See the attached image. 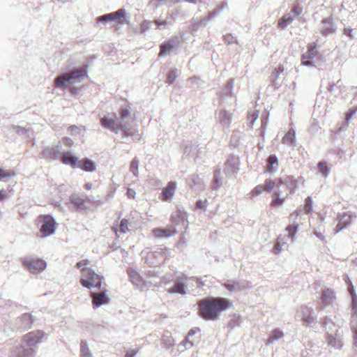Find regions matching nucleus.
Here are the masks:
<instances>
[{"mask_svg":"<svg viewBox=\"0 0 357 357\" xmlns=\"http://www.w3.org/2000/svg\"><path fill=\"white\" fill-rule=\"evenodd\" d=\"M127 194L129 197H134V191L131 188H128Z\"/></svg>","mask_w":357,"mask_h":357,"instance_id":"54","label":"nucleus"},{"mask_svg":"<svg viewBox=\"0 0 357 357\" xmlns=\"http://www.w3.org/2000/svg\"><path fill=\"white\" fill-rule=\"evenodd\" d=\"M318 169L319 171L324 176H327L329 174L330 169L326 162H319L318 163Z\"/></svg>","mask_w":357,"mask_h":357,"instance_id":"35","label":"nucleus"},{"mask_svg":"<svg viewBox=\"0 0 357 357\" xmlns=\"http://www.w3.org/2000/svg\"><path fill=\"white\" fill-rule=\"evenodd\" d=\"M39 222L42 223L40 231L43 236H49L55 232L56 221L50 215H43L38 218Z\"/></svg>","mask_w":357,"mask_h":357,"instance_id":"7","label":"nucleus"},{"mask_svg":"<svg viewBox=\"0 0 357 357\" xmlns=\"http://www.w3.org/2000/svg\"><path fill=\"white\" fill-rule=\"evenodd\" d=\"M215 182L218 184V179H215Z\"/></svg>","mask_w":357,"mask_h":357,"instance_id":"61","label":"nucleus"},{"mask_svg":"<svg viewBox=\"0 0 357 357\" xmlns=\"http://www.w3.org/2000/svg\"><path fill=\"white\" fill-rule=\"evenodd\" d=\"M130 169L131 172H134V160H132L130 162Z\"/></svg>","mask_w":357,"mask_h":357,"instance_id":"55","label":"nucleus"},{"mask_svg":"<svg viewBox=\"0 0 357 357\" xmlns=\"http://www.w3.org/2000/svg\"><path fill=\"white\" fill-rule=\"evenodd\" d=\"M61 149V144H57L54 146H47L43 151V157L50 160L60 158Z\"/></svg>","mask_w":357,"mask_h":357,"instance_id":"12","label":"nucleus"},{"mask_svg":"<svg viewBox=\"0 0 357 357\" xmlns=\"http://www.w3.org/2000/svg\"><path fill=\"white\" fill-rule=\"evenodd\" d=\"M130 111L128 108H121L120 111V121L114 120L104 116L101 119V125L105 128L109 129L112 132H118L119 130H128V121L130 116Z\"/></svg>","mask_w":357,"mask_h":357,"instance_id":"3","label":"nucleus"},{"mask_svg":"<svg viewBox=\"0 0 357 357\" xmlns=\"http://www.w3.org/2000/svg\"><path fill=\"white\" fill-rule=\"evenodd\" d=\"M112 229L115 233L116 237L119 238L121 234H126L128 231V220L123 219L121 220L120 224L117 222L114 223Z\"/></svg>","mask_w":357,"mask_h":357,"instance_id":"17","label":"nucleus"},{"mask_svg":"<svg viewBox=\"0 0 357 357\" xmlns=\"http://www.w3.org/2000/svg\"><path fill=\"white\" fill-rule=\"evenodd\" d=\"M76 91H77V89H76V88H75V87H72V88L70 89V92H71L72 93H76Z\"/></svg>","mask_w":357,"mask_h":357,"instance_id":"58","label":"nucleus"},{"mask_svg":"<svg viewBox=\"0 0 357 357\" xmlns=\"http://www.w3.org/2000/svg\"><path fill=\"white\" fill-rule=\"evenodd\" d=\"M266 191L264 184L258 185L255 188H254L250 192V197L254 198L259 195H261L263 192Z\"/></svg>","mask_w":357,"mask_h":357,"instance_id":"31","label":"nucleus"},{"mask_svg":"<svg viewBox=\"0 0 357 357\" xmlns=\"http://www.w3.org/2000/svg\"><path fill=\"white\" fill-rule=\"evenodd\" d=\"M308 6H310L312 9L314 10L319 8H321L324 6V0H310Z\"/></svg>","mask_w":357,"mask_h":357,"instance_id":"37","label":"nucleus"},{"mask_svg":"<svg viewBox=\"0 0 357 357\" xmlns=\"http://www.w3.org/2000/svg\"><path fill=\"white\" fill-rule=\"evenodd\" d=\"M310 319H312V318H309V319L307 320V322L310 323Z\"/></svg>","mask_w":357,"mask_h":357,"instance_id":"59","label":"nucleus"},{"mask_svg":"<svg viewBox=\"0 0 357 357\" xmlns=\"http://www.w3.org/2000/svg\"><path fill=\"white\" fill-rule=\"evenodd\" d=\"M45 333L38 330L30 332L23 337L22 345L12 351V357H35L37 354V344L45 337Z\"/></svg>","mask_w":357,"mask_h":357,"instance_id":"2","label":"nucleus"},{"mask_svg":"<svg viewBox=\"0 0 357 357\" xmlns=\"http://www.w3.org/2000/svg\"><path fill=\"white\" fill-rule=\"evenodd\" d=\"M133 356H134V353L132 351H131L129 353H127L126 355V357H133Z\"/></svg>","mask_w":357,"mask_h":357,"instance_id":"57","label":"nucleus"},{"mask_svg":"<svg viewBox=\"0 0 357 357\" xmlns=\"http://www.w3.org/2000/svg\"><path fill=\"white\" fill-rule=\"evenodd\" d=\"M357 112V107L349 109V110L345 114V119L347 122L356 114Z\"/></svg>","mask_w":357,"mask_h":357,"instance_id":"40","label":"nucleus"},{"mask_svg":"<svg viewBox=\"0 0 357 357\" xmlns=\"http://www.w3.org/2000/svg\"><path fill=\"white\" fill-rule=\"evenodd\" d=\"M81 353L82 357H91V354L86 342L82 341L81 342Z\"/></svg>","mask_w":357,"mask_h":357,"instance_id":"34","label":"nucleus"},{"mask_svg":"<svg viewBox=\"0 0 357 357\" xmlns=\"http://www.w3.org/2000/svg\"><path fill=\"white\" fill-rule=\"evenodd\" d=\"M335 301V296L334 291L330 289H326L322 291V294L319 303L318 309L319 310H324L326 306L331 305Z\"/></svg>","mask_w":357,"mask_h":357,"instance_id":"10","label":"nucleus"},{"mask_svg":"<svg viewBox=\"0 0 357 357\" xmlns=\"http://www.w3.org/2000/svg\"><path fill=\"white\" fill-rule=\"evenodd\" d=\"M300 180H302L303 182H304V180L301 176L296 179L293 176H287L283 178H279L277 185H284L289 190V193L294 194L296 190L298 188V183Z\"/></svg>","mask_w":357,"mask_h":357,"instance_id":"9","label":"nucleus"},{"mask_svg":"<svg viewBox=\"0 0 357 357\" xmlns=\"http://www.w3.org/2000/svg\"><path fill=\"white\" fill-rule=\"evenodd\" d=\"M207 201L198 200L196 203V208L198 209H204L206 208Z\"/></svg>","mask_w":357,"mask_h":357,"instance_id":"44","label":"nucleus"},{"mask_svg":"<svg viewBox=\"0 0 357 357\" xmlns=\"http://www.w3.org/2000/svg\"><path fill=\"white\" fill-rule=\"evenodd\" d=\"M295 213H296V216L298 215V213L296 211L295 212Z\"/></svg>","mask_w":357,"mask_h":357,"instance_id":"62","label":"nucleus"},{"mask_svg":"<svg viewBox=\"0 0 357 357\" xmlns=\"http://www.w3.org/2000/svg\"><path fill=\"white\" fill-rule=\"evenodd\" d=\"M287 197H282L279 192H275L272 195V201L271 202V206L275 208L280 206L284 204Z\"/></svg>","mask_w":357,"mask_h":357,"instance_id":"21","label":"nucleus"},{"mask_svg":"<svg viewBox=\"0 0 357 357\" xmlns=\"http://www.w3.org/2000/svg\"><path fill=\"white\" fill-rule=\"evenodd\" d=\"M86 202H89V203H93V202H95V200H94V197H93V196H87V197H86V200H85V202H86Z\"/></svg>","mask_w":357,"mask_h":357,"instance_id":"53","label":"nucleus"},{"mask_svg":"<svg viewBox=\"0 0 357 357\" xmlns=\"http://www.w3.org/2000/svg\"><path fill=\"white\" fill-rule=\"evenodd\" d=\"M264 185L266 191L269 192L275 187L276 183L271 178H267L265 180Z\"/></svg>","mask_w":357,"mask_h":357,"instance_id":"36","label":"nucleus"},{"mask_svg":"<svg viewBox=\"0 0 357 357\" xmlns=\"http://www.w3.org/2000/svg\"><path fill=\"white\" fill-rule=\"evenodd\" d=\"M298 230V225H289L287 227L289 236L294 239Z\"/></svg>","mask_w":357,"mask_h":357,"instance_id":"38","label":"nucleus"},{"mask_svg":"<svg viewBox=\"0 0 357 357\" xmlns=\"http://www.w3.org/2000/svg\"><path fill=\"white\" fill-rule=\"evenodd\" d=\"M305 4V0H296L294 6L291 9V12L296 16L301 15L303 10V6Z\"/></svg>","mask_w":357,"mask_h":357,"instance_id":"24","label":"nucleus"},{"mask_svg":"<svg viewBox=\"0 0 357 357\" xmlns=\"http://www.w3.org/2000/svg\"><path fill=\"white\" fill-rule=\"evenodd\" d=\"M155 24L158 29H160L161 27H164L167 25L166 21H155Z\"/></svg>","mask_w":357,"mask_h":357,"instance_id":"52","label":"nucleus"},{"mask_svg":"<svg viewBox=\"0 0 357 357\" xmlns=\"http://www.w3.org/2000/svg\"><path fill=\"white\" fill-rule=\"evenodd\" d=\"M63 142H64L65 144L69 147L73 144V141L70 138H68V137L64 138Z\"/></svg>","mask_w":357,"mask_h":357,"instance_id":"49","label":"nucleus"},{"mask_svg":"<svg viewBox=\"0 0 357 357\" xmlns=\"http://www.w3.org/2000/svg\"><path fill=\"white\" fill-rule=\"evenodd\" d=\"M83 276L85 278L80 279L81 284L88 289L92 287H97L100 289L102 287V277L96 273L95 271L90 268L83 267L81 270Z\"/></svg>","mask_w":357,"mask_h":357,"instance_id":"6","label":"nucleus"},{"mask_svg":"<svg viewBox=\"0 0 357 357\" xmlns=\"http://www.w3.org/2000/svg\"><path fill=\"white\" fill-rule=\"evenodd\" d=\"M295 131L293 128L288 130L287 134L283 137L282 142L284 144H292L295 140Z\"/></svg>","mask_w":357,"mask_h":357,"instance_id":"25","label":"nucleus"},{"mask_svg":"<svg viewBox=\"0 0 357 357\" xmlns=\"http://www.w3.org/2000/svg\"><path fill=\"white\" fill-rule=\"evenodd\" d=\"M89 264V261L87 260V259H84V260H82L80 261H79L77 264H76V267L79 268H82L84 266H86Z\"/></svg>","mask_w":357,"mask_h":357,"instance_id":"45","label":"nucleus"},{"mask_svg":"<svg viewBox=\"0 0 357 357\" xmlns=\"http://www.w3.org/2000/svg\"><path fill=\"white\" fill-rule=\"evenodd\" d=\"M164 0H152L151 3L155 7H158L162 4Z\"/></svg>","mask_w":357,"mask_h":357,"instance_id":"47","label":"nucleus"},{"mask_svg":"<svg viewBox=\"0 0 357 357\" xmlns=\"http://www.w3.org/2000/svg\"><path fill=\"white\" fill-rule=\"evenodd\" d=\"M317 45L315 43H310L307 45V52L302 56V64L304 66H312V63L310 61L317 55Z\"/></svg>","mask_w":357,"mask_h":357,"instance_id":"13","label":"nucleus"},{"mask_svg":"<svg viewBox=\"0 0 357 357\" xmlns=\"http://www.w3.org/2000/svg\"><path fill=\"white\" fill-rule=\"evenodd\" d=\"M348 284H349V291L352 297L353 303H354L356 301V300L357 299L356 295L355 293V290H354V287L350 280L349 281Z\"/></svg>","mask_w":357,"mask_h":357,"instance_id":"41","label":"nucleus"},{"mask_svg":"<svg viewBox=\"0 0 357 357\" xmlns=\"http://www.w3.org/2000/svg\"><path fill=\"white\" fill-rule=\"evenodd\" d=\"M152 233L155 237L158 238H167L176 233V229L171 226L165 229L155 228L152 230Z\"/></svg>","mask_w":357,"mask_h":357,"instance_id":"16","label":"nucleus"},{"mask_svg":"<svg viewBox=\"0 0 357 357\" xmlns=\"http://www.w3.org/2000/svg\"><path fill=\"white\" fill-rule=\"evenodd\" d=\"M174 47V40H169L167 43H165L162 44L160 46V51L159 53L160 56L166 54L168 53L171 50H172Z\"/></svg>","mask_w":357,"mask_h":357,"instance_id":"28","label":"nucleus"},{"mask_svg":"<svg viewBox=\"0 0 357 357\" xmlns=\"http://www.w3.org/2000/svg\"><path fill=\"white\" fill-rule=\"evenodd\" d=\"M293 22V17L289 14L283 15L278 21V26L284 29Z\"/></svg>","mask_w":357,"mask_h":357,"instance_id":"27","label":"nucleus"},{"mask_svg":"<svg viewBox=\"0 0 357 357\" xmlns=\"http://www.w3.org/2000/svg\"><path fill=\"white\" fill-rule=\"evenodd\" d=\"M85 187L86 189L90 190L92 188V184L91 183H86Z\"/></svg>","mask_w":357,"mask_h":357,"instance_id":"56","label":"nucleus"},{"mask_svg":"<svg viewBox=\"0 0 357 357\" xmlns=\"http://www.w3.org/2000/svg\"><path fill=\"white\" fill-rule=\"evenodd\" d=\"M127 272H128V275H129V277L130 278L131 282L134 283V280H134V270L132 269V268L129 267L128 268Z\"/></svg>","mask_w":357,"mask_h":357,"instance_id":"46","label":"nucleus"},{"mask_svg":"<svg viewBox=\"0 0 357 357\" xmlns=\"http://www.w3.org/2000/svg\"><path fill=\"white\" fill-rule=\"evenodd\" d=\"M199 316L205 320L214 321L219 315L231 306L227 298L222 297H208L198 302Z\"/></svg>","mask_w":357,"mask_h":357,"instance_id":"1","label":"nucleus"},{"mask_svg":"<svg viewBox=\"0 0 357 357\" xmlns=\"http://www.w3.org/2000/svg\"><path fill=\"white\" fill-rule=\"evenodd\" d=\"M267 162L266 170L268 172H273L275 170L274 167L278 165V160L275 155H271L268 158Z\"/></svg>","mask_w":357,"mask_h":357,"instance_id":"26","label":"nucleus"},{"mask_svg":"<svg viewBox=\"0 0 357 357\" xmlns=\"http://www.w3.org/2000/svg\"><path fill=\"white\" fill-rule=\"evenodd\" d=\"M7 192L5 190H0V201L4 200L7 197Z\"/></svg>","mask_w":357,"mask_h":357,"instance_id":"48","label":"nucleus"},{"mask_svg":"<svg viewBox=\"0 0 357 357\" xmlns=\"http://www.w3.org/2000/svg\"><path fill=\"white\" fill-rule=\"evenodd\" d=\"M312 199L310 197H307L305 200L304 211L305 213H311L313 211L312 208Z\"/></svg>","mask_w":357,"mask_h":357,"instance_id":"32","label":"nucleus"},{"mask_svg":"<svg viewBox=\"0 0 357 357\" xmlns=\"http://www.w3.org/2000/svg\"><path fill=\"white\" fill-rule=\"evenodd\" d=\"M70 200L77 210L83 209L85 199L78 194H73L70 196Z\"/></svg>","mask_w":357,"mask_h":357,"instance_id":"22","label":"nucleus"},{"mask_svg":"<svg viewBox=\"0 0 357 357\" xmlns=\"http://www.w3.org/2000/svg\"><path fill=\"white\" fill-rule=\"evenodd\" d=\"M351 216L345 213H343L342 215H341L339 222L335 227V232L338 233L342 229L348 226L351 223Z\"/></svg>","mask_w":357,"mask_h":357,"instance_id":"20","label":"nucleus"},{"mask_svg":"<svg viewBox=\"0 0 357 357\" xmlns=\"http://www.w3.org/2000/svg\"><path fill=\"white\" fill-rule=\"evenodd\" d=\"M87 77L86 66L74 70L70 73H62L55 77L54 83L56 88H65L73 80H81Z\"/></svg>","mask_w":357,"mask_h":357,"instance_id":"4","label":"nucleus"},{"mask_svg":"<svg viewBox=\"0 0 357 357\" xmlns=\"http://www.w3.org/2000/svg\"><path fill=\"white\" fill-rule=\"evenodd\" d=\"M176 73L175 71L172 70L169 73L168 77H167V81L169 84H172L175 79H176Z\"/></svg>","mask_w":357,"mask_h":357,"instance_id":"42","label":"nucleus"},{"mask_svg":"<svg viewBox=\"0 0 357 357\" xmlns=\"http://www.w3.org/2000/svg\"><path fill=\"white\" fill-rule=\"evenodd\" d=\"M197 331H199V329H197V330H196V329H190V331L188 333V335L186 337L185 340L188 341L190 337L192 336V335H194Z\"/></svg>","mask_w":357,"mask_h":357,"instance_id":"50","label":"nucleus"},{"mask_svg":"<svg viewBox=\"0 0 357 357\" xmlns=\"http://www.w3.org/2000/svg\"><path fill=\"white\" fill-rule=\"evenodd\" d=\"M347 34H348L349 36H351V31H349V32H347Z\"/></svg>","mask_w":357,"mask_h":357,"instance_id":"60","label":"nucleus"},{"mask_svg":"<svg viewBox=\"0 0 357 357\" xmlns=\"http://www.w3.org/2000/svg\"><path fill=\"white\" fill-rule=\"evenodd\" d=\"M92 304L94 308L100 307L109 303L110 298L105 291L91 292Z\"/></svg>","mask_w":357,"mask_h":357,"instance_id":"11","label":"nucleus"},{"mask_svg":"<svg viewBox=\"0 0 357 357\" xmlns=\"http://www.w3.org/2000/svg\"><path fill=\"white\" fill-rule=\"evenodd\" d=\"M69 129L72 135H77L78 133L79 128L76 126H72Z\"/></svg>","mask_w":357,"mask_h":357,"instance_id":"51","label":"nucleus"},{"mask_svg":"<svg viewBox=\"0 0 357 357\" xmlns=\"http://www.w3.org/2000/svg\"><path fill=\"white\" fill-rule=\"evenodd\" d=\"M170 293H178L182 295L185 294V286L181 282H177L175 285L169 290Z\"/></svg>","mask_w":357,"mask_h":357,"instance_id":"30","label":"nucleus"},{"mask_svg":"<svg viewBox=\"0 0 357 357\" xmlns=\"http://www.w3.org/2000/svg\"><path fill=\"white\" fill-rule=\"evenodd\" d=\"M287 245L285 237L280 236L278 237L276 243L273 247V252L275 254H280L282 250V247Z\"/></svg>","mask_w":357,"mask_h":357,"instance_id":"23","label":"nucleus"},{"mask_svg":"<svg viewBox=\"0 0 357 357\" xmlns=\"http://www.w3.org/2000/svg\"><path fill=\"white\" fill-rule=\"evenodd\" d=\"M238 285V283L236 282H227L224 284L225 288L230 291H234Z\"/></svg>","mask_w":357,"mask_h":357,"instance_id":"43","label":"nucleus"},{"mask_svg":"<svg viewBox=\"0 0 357 357\" xmlns=\"http://www.w3.org/2000/svg\"><path fill=\"white\" fill-rule=\"evenodd\" d=\"M176 189V183L174 181H170L162 190L160 198L162 201H168L172 199Z\"/></svg>","mask_w":357,"mask_h":357,"instance_id":"15","label":"nucleus"},{"mask_svg":"<svg viewBox=\"0 0 357 357\" xmlns=\"http://www.w3.org/2000/svg\"><path fill=\"white\" fill-rule=\"evenodd\" d=\"M34 322V319L32 316L29 313L23 314L17 320V326L24 331L31 328L32 324Z\"/></svg>","mask_w":357,"mask_h":357,"instance_id":"14","label":"nucleus"},{"mask_svg":"<svg viewBox=\"0 0 357 357\" xmlns=\"http://www.w3.org/2000/svg\"><path fill=\"white\" fill-rule=\"evenodd\" d=\"M77 165L86 172H94L96 169V163L87 158L79 161L77 160Z\"/></svg>","mask_w":357,"mask_h":357,"instance_id":"18","label":"nucleus"},{"mask_svg":"<svg viewBox=\"0 0 357 357\" xmlns=\"http://www.w3.org/2000/svg\"><path fill=\"white\" fill-rule=\"evenodd\" d=\"M60 159L63 164L70 165L73 167L77 165L78 160V158L73 155L70 152L61 153Z\"/></svg>","mask_w":357,"mask_h":357,"instance_id":"19","label":"nucleus"},{"mask_svg":"<svg viewBox=\"0 0 357 357\" xmlns=\"http://www.w3.org/2000/svg\"><path fill=\"white\" fill-rule=\"evenodd\" d=\"M23 265L33 274H37L46 268L45 261L33 257H27L23 259Z\"/></svg>","mask_w":357,"mask_h":357,"instance_id":"8","label":"nucleus"},{"mask_svg":"<svg viewBox=\"0 0 357 357\" xmlns=\"http://www.w3.org/2000/svg\"><path fill=\"white\" fill-rule=\"evenodd\" d=\"M131 17L128 14L125 8H121L116 11L100 15L96 18V24H107L109 22H116L121 25L129 24Z\"/></svg>","mask_w":357,"mask_h":357,"instance_id":"5","label":"nucleus"},{"mask_svg":"<svg viewBox=\"0 0 357 357\" xmlns=\"http://www.w3.org/2000/svg\"><path fill=\"white\" fill-rule=\"evenodd\" d=\"M284 335L282 331L280 329H275L272 331L271 334L270 335L269 337L268 338V342L272 343L274 341L282 337Z\"/></svg>","mask_w":357,"mask_h":357,"instance_id":"29","label":"nucleus"},{"mask_svg":"<svg viewBox=\"0 0 357 357\" xmlns=\"http://www.w3.org/2000/svg\"><path fill=\"white\" fill-rule=\"evenodd\" d=\"M12 130L13 131H15V132H17L19 135H22V136H26V137L29 136V130L24 128L20 127L18 126H13Z\"/></svg>","mask_w":357,"mask_h":357,"instance_id":"33","label":"nucleus"},{"mask_svg":"<svg viewBox=\"0 0 357 357\" xmlns=\"http://www.w3.org/2000/svg\"><path fill=\"white\" fill-rule=\"evenodd\" d=\"M14 175V173L10 171H6L3 168L0 167V181H4L5 178L11 177Z\"/></svg>","mask_w":357,"mask_h":357,"instance_id":"39","label":"nucleus"}]
</instances>
